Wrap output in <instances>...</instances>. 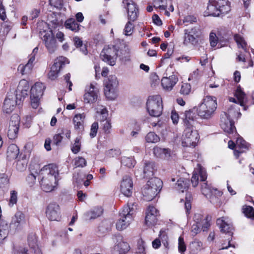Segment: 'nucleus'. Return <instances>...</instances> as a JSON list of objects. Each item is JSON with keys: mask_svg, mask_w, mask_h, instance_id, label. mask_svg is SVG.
I'll list each match as a JSON object with an SVG mask.
<instances>
[{"mask_svg": "<svg viewBox=\"0 0 254 254\" xmlns=\"http://www.w3.org/2000/svg\"><path fill=\"white\" fill-rule=\"evenodd\" d=\"M29 169L31 174L27 179L28 182H34L37 177L44 191L51 192L57 188L59 172L56 165L51 164L41 168L39 164L33 163L30 164Z\"/></svg>", "mask_w": 254, "mask_h": 254, "instance_id": "obj_1", "label": "nucleus"}, {"mask_svg": "<svg viewBox=\"0 0 254 254\" xmlns=\"http://www.w3.org/2000/svg\"><path fill=\"white\" fill-rule=\"evenodd\" d=\"M191 112L186 111L185 113L186 119L184 120L186 127L182 136V144L184 147H194L198 141L199 134L197 131L193 129L191 123L193 122L190 117Z\"/></svg>", "mask_w": 254, "mask_h": 254, "instance_id": "obj_2", "label": "nucleus"}, {"mask_svg": "<svg viewBox=\"0 0 254 254\" xmlns=\"http://www.w3.org/2000/svg\"><path fill=\"white\" fill-rule=\"evenodd\" d=\"M217 107L215 97L206 96L202 102L198 106L197 114L201 119H209L213 117Z\"/></svg>", "mask_w": 254, "mask_h": 254, "instance_id": "obj_3", "label": "nucleus"}, {"mask_svg": "<svg viewBox=\"0 0 254 254\" xmlns=\"http://www.w3.org/2000/svg\"><path fill=\"white\" fill-rule=\"evenodd\" d=\"M200 178V181L202 183L201 184V191L202 194L206 197H208L210 194L212 193L214 189L205 182L207 179L206 172L204 168L199 164H197V167L194 169L192 176L191 179L192 185L193 187H196L198 184V181Z\"/></svg>", "mask_w": 254, "mask_h": 254, "instance_id": "obj_4", "label": "nucleus"}, {"mask_svg": "<svg viewBox=\"0 0 254 254\" xmlns=\"http://www.w3.org/2000/svg\"><path fill=\"white\" fill-rule=\"evenodd\" d=\"M231 10L228 0H210L204 15L219 16L228 13Z\"/></svg>", "mask_w": 254, "mask_h": 254, "instance_id": "obj_5", "label": "nucleus"}, {"mask_svg": "<svg viewBox=\"0 0 254 254\" xmlns=\"http://www.w3.org/2000/svg\"><path fill=\"white\" fill-rule=\"evenodd\" d=\"M241 115L239 110L235 107H231L227 112H225L221 115V127L225 132L228 133H233L236 131V128L232 122V119H238Z\"/></svg>", "mask_w": 254, "mask_h": 254, "instance_id": "obj_6", "label": "nucleus"}, {"mask_svg": "<svg viewBox=\"0 0 254 254\" xmlns=\"http://www.w3.org/2000/svg\"><path fill=\"white\" fill-rule=\"evenodd\" d=\"M162 182L156 177L150 178L142 190L144 199L147 201L152 200L161 190Z\"/></svg>", "mask_w": 254, "mask_h": 254, "instance_id": "obj_7", "label": "nucleus"}, {"mask_svg": "<svg viewBox=\"0 0 254 254\" xmlns=\"http://www.w3.org/2000/svg\"><path fill=\"white\" fill-rule=\"evenodd\" d=\"M135 210V205L134 204H128L124 207L120 213V218L116 223V228L118 230H123L129 225L133 220Z\"/></svg>", "mask_w": 254, "mask_h": 254, "instance_id": "obj_8", "label": "nucleus"}, {"mask_svg": "<svg viewBox=\"0 0 254 254\" xmlns=\"http://www.w3.org/2000/svg\"><path fill=\"white\" fill-rule=\"evenodd\" d=\"M146 108L151 116H160L163 111V103L161 96L158 95L149 96L146 102Z\"/></svg>", "mask_w": 254, "mask_h": 254, "instance_id": "obj_9", "label": "nucleus"}, {"mask_svg": "<svg viewBox=\"0 0 254 254\" xmlns=\"http://www.w3.org/2000/svg\"><path fill=\"white\" fill-rule=\"evenodd\" d=\"M118 52L115 46H106L102 51L100 57L103 61L113 66L115 64L117 57L124 58L123 52L121 51L120 54Z\"/></svg>", "mask_w": 254, "mask_h": 254, "instance_id": "obj_10", "label": "nucleus"}, {"mask_svg": "<svg viewBox=\"0 0 254 254\" xmlns=\"http://www.w3.org/2000/svg\"><path fill=\"white\" fill-rule=\"evenodd\" d=\"M40 33L41 38L48 51L51 53L54 52L57 48V44L52 30L41 31Z\"/></svg>", "mask_w": 254, "mask_h": 254, "instance_id": "obj_11", "label": "nucleus"}, {"mask_svg": "<svg viewBox=\"0 0 254 254\" xmlns=\"http://www.w3.org/2000/svg\"><path fill=\"white\" fill-rule=\"evenodd\" d=\"M154 163L150 161H145L142 167L135 171L136 177L143 178H150L153 176L155 172Z\"/></svg>", "mask_w": 254, "mask_h": 254, "instance_id": "obj_12", "label": "nucleus"}, {"mask_svg": "<svg viewBox=\"0 0 254 254\" xmlns=\"http://www.w3.org/2000/svg\"><path fill=\"white\" fill-rule=\"evenodd\" d=\"M20 120V117L17 114H14L11 117L7 131V136L9 139H13L17 137Z\"/></svg>", "mask_w": 254, "mask_h": 254, "instance_id": "obj_13", "label": "nucleus"}, {"mask_svg": "<svg viewBox=\"0 0 254 254\" xmlns=\"http://www.w3.org/2000/svg\"><path fill=\"white\" fill-rule=\"evenodd\" d=\"M98 89L93 84H90V86L85 89L83 96L84 102L87 104H92L97 101L98 97Z\"/></svg>", "mask_w": 254, "mask_h": 254, "instance_id": "obj_14", "label": "nucleus"}, {"mask_svg": "<svg viewBox=\"0 0 254 254\" xmlns=\"http://www.w3.org/2000/svg\"><path fill=\"white\" fill-rule=\"evenodd\" d=\"M159 216V211L155 207L149 206L146 212L145 224L148 227L155 225L157 222Z\"/></svg>", "mask_w": 254, "mask_h": 254, "instance_id": "obj_15", "label": "nucleus"}, {"mask_svg": "<svg viewBox=\"0 0 254 254\" xmlns=\"http://www.w3.org/2000/svg\"><path fill=\"white\" fill-rule=\"evenodd\" d=\"M29 89L28 82L25 79L20 80L16 90V99L19 101H22L28 95Z\"/></svg>", "mask_w": 254, "mask_h": 254, "instance_id": "obj_16", "label": "nucleus"}, {"mask_svg": "<svg viewBox=\"0 0 254 254\" xmlns=\"http://www.w3.org/2000/svg\"><path fill=\"white\" fill-rule=\"evenodd\" d=\"M46 216L51 221H58L60 219V208L55 202L50 203L47 207Z\"/></svg>", "mask_w": 254, "mask_h": 254, "instance_id": "obj_17", "label": "nucleus"}, {"mask_svg": "<svg viewBox=\"0 0 254 254\" xmlns=\"http://www.w3.org/2000/svg\"><path fill=\"white\" fill-rule=\"evenodd\" d=\"M25 224L26 219L24 214L22 211H17L12 218L11 227L19 230L22 229Z\"/></svg>", "mask_w": 254, "mask_h": 254, "instance_id": "obj_18", "label": "nucleus"}, {"mask_svg": "<svg viewBox=\"0 0 254 254\" xmlns=\"http://www.w3.org/2000/svg\"><path fill=\"white\" fill-rule=\"evenodd\" d=\"M133 183L129 176H125L121 183L120 190L121 192L126 196H131L132 192Z\"/></svg>", "mask_w": 254, "mask_h": 254, "instance_id": "obj_19", "label": "nucleus"}, {"mask_svg": "<svg viewBox=\"0 0 254 254\" xmlns=\"http://www.w3.org/2000/svg\"><path fill=\"white\" fill-rule=\"evenodd\" d=\"M124 6L127 9L129 19L131 21H134L137 17L138 9L132 0H123Z\"/></svg>", "mask_w": 254, "mask_h": 254, "instance_id": "obj_20", "label": "nucleus"}, {"mask_svg": "<svg viewBox=\"0 0 254 254\" xmlns=\"http://www.w3.org/2000/svg\"><path fill=\"white\" fill-rule=\"evenodd\" d=\"M62 20L58 14L50 12L47 16V23L49 29L52 30L60 26L62 24Z\"/></svg>", "mask_w": 254, "mask_h": 254, "instance_id": "obj_21", "label": "nucleus"}, {"mask_svg": "<svg viewBox=\"0 0 254 254\" xmlns=\"http://www.w3.org/2000/svg\"><path fill=\"white\" fill-rule=\"evenodd\" d=\"M178 81V76L176 74H172L169 77H163L161 80V85L164 90L171 91Z\"/></svg>", "mask_w": 254, "mask_h": 254, "instance_id": "obj_22", "label": "nucleus"}, {"mask_svg": "<svg viewBox=\"0 0 254 254\" xmlns=\"http://www.w3.org/2000/svg\"><path fill=\"white\" fill-rule=\"evenodd\" d=\"M21 101L19 100H16L13 95H8L5 99L3 106V110L6 113H10L15 108L16 104H20Z\"/></svg>", "mask_w": 254, "mask_h": 254, "instance_id": "obj_23", "label": "nucleus"}, {"mask_svg": "<svg viewBox=\"0 0 254 254\" xmlns=\"http://www.w3.org/2000/svg\"><path fill=\"white\" fill-rule=\"evenodd\" d=\"M217 224L220 226L221 231L224 233H228L229 237L232 235L233 229L230 220L226 217H222L217 220Z\"/></svg>", "mask_w": 254, "mask_h": 254, "instance_id": "obj_24", "label": "nucleus"}, {"mask_svg": "<svg viewBox=\"0 0 254 254\" xmlns=\"http://www.w3.org/2000/svg\"><path fill=\"white\" fill-rule=\"evenodd\" d=\"M250 144L246 142L241 137H238L236 143V149L234 150V155L236 157H238L239 155L245 151V150L249 149Z\"/></svg>", "mask_w": 254, "mask_h": 254, "instance_id": "obj_25", "label": "nucleus"}, {"mask_svg": "<svg viewBox=\"0 0 254 254\" xmlns=\"http://www.w3.org/2000/svg\"><path fill=\"white\" fill-rule=\"evenodd\" d=\"M129 250V245L121 239L118 244H116L112 249V253L114 254H125Z\"/></svg>", "mask_w": 254, "mask_h": 254, "instance_id": "obj_26", "label": "nucleus"}, {"mask_svg": "<svg viewBox=\"0 0 254 254\" xmlns=\"http://www.w3.org/2000/svg\"><path fill=\"white\" fill-rule=\"evenodd\" d=\"M153 154L158 158L169 160L171 157V150L168 148H163L155 146L153 148Z\"/></svg>", "mask_w": 254, "mask_h": 254, "instance_id": "obj_27", "label": "nucleus"}, {"mask_svg": "<svg viewBox=\"0 0 254 254\" xmlns=\"http://www.w3.org/2000/svg\"><path fill=\"white\" fill-rule=\"evenodd\" d=\"M194 220L195 222L200 223L199 225L202 226L204 231L210 226V218L208 216H204L199 213H196L194 216Z\"/></svg>", "mask_w": 254, "mask_h": 254, "instance_id": "obj_28", "label": "nucleus"}, {"mask_svg": "<svg viewBox=\"0 0 254 254\" xmlns=\"http://www.w3.org/2000/svg\"><path fill=\"white\" fill-rule=\"evenodd\" d=\"M34 61V56H32L25 65L21 64L18 66V70L22 74L30 73L33 68Z\"/></svg>", "mask_w": 254, "mask_h": 254, "instance_id": "obj_29", "label": "nucleus"}, {"mask_svg": "<svg viewBox=\"0 0 254 254\" xmlns=\"http://www.w3.org/2000/svg\"><path fill=\"white\" fill-rule=\"evenodd\" d=\"M9 187V178L5 174H0V195L7 192Z\"/></svg>", "mask_w": 254, "mask_h": 254, "instance_id": "obj_30", "label": "nucleus"}, {"mask_svg": "<svg viewBox=\"0 0 254 254\" xmlns=\"http://www.w3.org/2000/svg\"><path fill=\"white\" fill-rule=\"evenodd\" d=\"M45 88V85L42 83L36 82L32 86L30 90V94L33 95L34 96H38L41 98Z\"/></svg>", "mask_w": 254, "mask_h": 254, "instance_id": "obj_31", "label": "nucleus"}, {"mask_svg": "<svg viewBox=\"0 0 254 254\" xmlns=\"http://www.w3.org/2000/svg\"><path fill=\"white\" fill-rule=\"evenodd\" d=\"M235 96L240 106L243 107L244 110H246L247 108L245 106L246 103L247 101L246 94L242 91L241 88H238L235 92Z\"/></svg>", "mask_w": 254, "mask_h": 254, "instance_id": "obj_32", "label": "nucleus"}, {"mask_svg": "<svg viewBox=\"0 0 254 254\" xmlns=\"http://www.w3.org/2000/svg\"><path fill=\"white\" fill-rule=\"evenodd\" d=\"M19 153V149L18 146L14 144H11L8 147L6 156L7 159L11 160L17 158Z\"/></svg>", "mask_w": 254, "mask_h": 254, "instance_id": "obj_33", "label": "nucleus"}, {"mask_svg": "<svg viewBox=\"0 0 254 254\" xmlns=\"http://www.w3.org/2000/svg\"><path fill=\"white\" fill-rule=\"evenodd\" d=\"M103 212L102 207H96L87 212L85 214L86 219H94L100 216Z\"/></svg>", "mask_w": 254, "mask_h": 254, "instance_id": "obj_34", "label": "nucleus"}, {"mask_svg": "<svg viewBox=\"0 0 254 254\" xmlns=\"http://www.w3.org/2000/svg\"><path fill=\"white\" fill-rule=\"evenodd\" d=\"M85 118L84 114H78L73 118V123L75 129H82L83 128L84 121Z\"/></svg>", "mask_w": 254, "mask_h": 254, "instance_id": "obj_35", "label": "nucleus"}, {"mask_svg": "<svg viewBox=\"0 0 254 254\" xmlns=\"http://www.w3.org/2000/svg\"><path fill=\"white\" fill-rule=\"evenodd\" d=\"M104 87L118 89L119 82L115 75H110L104 81Z\"/></svg>", "mask_w": 254, "mask_h": 254, "instance_id": "obj_36", "label": "nucleus"}, {"mask_svg": "<svg viewBox=\"0 0 254 254\" xmlns=\"http://www.w3.org/2000/svg\"><path fill=\"white\" fill-rule=\"evenodd\" d=\"M222 192L217 189L213 190L212 193L210 194L207 198L209 199L211 203L216 205L221 204V201L219 197L222 195Z\"/></svg>", "mask_w": 254, "mask_h": 254, "instance_id": "obj_37", "label": "nucleus"}, {"mask_svg": "<svg viewBox=\"0 0 254 254\" xmlns=\"http://www.w3.org/2000/svg\"><path fill=\"white\" fill-rule=\"evenodd\" d=\"M104 91L106 97L109 100H114L118 96L119 89L117 88L104 87Z\"/></svg>", "mask_w": 254, "mask_h": 254, "instance_id": "obj_38", "label": "nucleus"}, {"mask_svg": "<svg viewBox=\"0 0 254 254\" xmlns=\"http://www.w3.org/2000/svg\"><path fill=\"white\" fill-rule=\"evenodd\" d=\"M9 226L5 221H1L0 223V243L7 237L9 233Z\"/></svg>", "mask_w": 254, "mask_h": 254, "instance_id": "obj_39", "label": "nucleus"}, {"mask_svg": "<svg viewBox=\"0 0 254 254\" xmlns=\"http://www.w3.org/2000/svg\"><path fill=\"white\" fill-rule=\"evenodd\" d=\"M65 27L73 32H76L79 30V25L73 18L66 20L64 23Z\"/></svg>", "mask_w": 254, "mask_h": 254, "instance_id": "obj_40", "label": "nucleus"}, {"mask_svg": "<svg viewBox=\"0 0 254 254\" xmlns=\"http://www.w3.org/2000/svg\"><path fill=\"white\" fill-rule=\"evenodd\" d=\"M69 64V61L66 58L63 56H60L55 60L54 63L52 65H55L56 69L60 71L63 66H64L65 64Z\"/></svg>", "mask_w": 254, "mask_h": 254, "instance_id": "obj_41", "label": "nucleus"}, {"mask_svg": "<svg viewBox=\"0 0 254 254\" xmlns=\"http://www.w3.org/2000/svg\"><path fill=\"white\" fill-rule=\"evenodd\" d=\"M197 38L188 32V30L185 31V38L184 43L186 45L189 44L195 45L197 43Z\"/></svg>", "mask_w": 254, "mask_h": 254, "instance_id": "obj_42", "label": "nucleus"}, {"mask_svg": "<svg viewBox=\"0 0 254 254\" xmlns=\"http://www.w3.org/2000/svg\"><path fill=\"white\" fill-rule=\"evenodd\" d=\"M189 186V181L182 178L178 180L176 184V188L182 192L187 190L188 189Z\"/></svg>", "mask_w": 254, "mask_h": 254, "instance_id": "obj_43", "label": "nucleus"}, {"mask_svg": "<svg viewBox=\"0 0 254 254\" xmlns=\"http://www.w3.org/2000/svg\"><path fill=\"white\" fill-rule=\"evenodd\" d=\"M234 39L239 48H241L244 50L247 49V43L244 38L240 34H236Z\"/></svg>", "mask_w": 254, "mask_h": 254, "instance_id": "obj_44", "label": "nucleus"}, {"mask_svg": "<svg viewBox=\"0 0 254 254\" xmlns=\"http://www.w3.org/2000/svg\"><path fill=\"white\" fill-rule=\"evenodd\" d=\"M28 160L25 155L22 157V160H18L16 163V169L19 171H23L26 168Z\"/></svg>", "mask_w": 254, "mask_h": 254, "instance_id": "obj_45", "label": "nucleus"}, {"mask_svg": "<svg viewBox=\"0 0 254 254\" xmlns=\"http://www.w3.org/2000/svg\"><path fill=\"white\" fill-rule=\"evenodd\" d=\"M101 127L106 133H109L111 129L112 126L110 120L108 118L101 119Z\"/></svg>", "mask_w": 254, "mask_h": 254, "instance_id": "obj_46", "label": "nucleus"}, {"mask_svg": "<svg viewBox=\"0 0 254 254\" xmlns=\"http://www.w3.org/2000/svg\"><path fill=\"white\" fill-rule=\"evenodd\" d=\"M145 139L147 142L156 143L160 140V138L155 132H150L146 135Z\"/></svg>", "mask_w": 254, "mask_h": 254, "instance_id": "obj_47", "label": "nucleus"}, {"mask_svg": "<svg viewBox=\"0 0 254 254\" xmlns=\"http://www.w3.org/2000/svg\"><path fill=\"white\" fill-rule=\"evenodd\" d=\"M81 148V139L80 137H76L74 140V143H73L71 147L72 152L74 154L78 153Z\"/></svg>", "mask_w": 254, "mask_h": 254, "instance_id": "obj_48", "label": "nucleus"}, {"mask_svg": "<svg viewBox=\"0 0 254 254\" xmlns=\"http://www.w3.org/2000/svg\"><path fill=\"white\" fill-rule=\"evenodd\" d=\"M96 112L101 115L102 119H106L108 118V112L107 109L100 105H98L96 107Z\"/></svg>", "mask_w": 254, "mask_h": 254, "instance_id": "obj_49", "label": "nucleus"}, {"mask_svg": "<svg viewBox=\"0 0 254 254\" xmlns=\"http://www.w3.org/2000/svg\"><path fill=\"white\" fill-rule=\"evenodd\" d=\"M121 163L123 165L131 168L134 166L135 161L132 158L124 157L122 159Z\"/></svg>", "mask_w": 254, "mask_h": 254, "instance_id": "obj_50", "label": "nucleus"}, {"mask_svg": "<svg viewBox=\"0 0 254 254\" xmlns=\"http://www.w3.org/2000/svg\"><path fill=\"white\" fill-rule=\"evenodd\" d=\"M28 243L30 247L33 249H35L37 246V239L36 235L34 233H31L28 237Z\"/></svg>", "mask_w": 254, "mask_h": 254, "instance_id": "obj_51", "label": "nucleus"}, {"mask_svg": "<svg viewBox=\"0 0 254 254\" xmlns=\"http://www.w3.org/2000/svg\"><path fill=\"white\" fill-rule=\"evenodd\" d=\"M87 162L82 157H77L74 159V165L75 167H84L86 166Z\"/></svg>", "mask_w": 254, "mask_h": 254, "instance_id": "obj_52", "label": "nucleus"}, {"mask_svg": "<svg viewBox=\"0 0 254 254\" xmlns=\"http://www.w3.org/2000/svg\"><path fill=\"white\" fill-rule=\"evenodd\" d=\"M192 251L197 252L201 251L203 248L202 243L199 240H194L190 245Z\"/></svg>", "mask_w": 254, "mask_h": 254, "instance_id": "obj_53", "label": "nucleus"}, {"mask_svg": "<svg viewBox=\"0 0 254 254\" xmlns=\"http://www.w3.org/2000/svg\"><path fill=\"white\" fill-rule=\"evenodd\" d=\"M196 22V18L195 17L192 15H187L184 17L182 22L181 20H180L179 22H178V24L180 25H182V24H186V25H187L188 24H192Z\"/></svg>", "mask_w": 254, "mask_h": 254, "instance_id": "obj_54", "label": "nucleus"}, {"mask_svg": "<svg viewBox=\"0 0 254 254\" xmlns=\"http://www.w3.org/2000/svg\"><path fill=\"white\" fill-rule=\"evenodd\" d=\"M187 249V246L185 243L184 238L180 236L178 239V250L181 254H185Z\"/></svg>", "mask_w": 254, "mask_h": 254, "instance_id": "obj_55", "label": "nucleus"}, {"mask_svg": "<svg viewBox=\"0 0 254 254\" xmlns=\"http://www.w3.org/2000/svg\"><path fill=\"white\" fill-rule=\"evenodd\" d=\"M59 72L60 71L56 69L55 65H52L51 69L48 74V78L51 80H55L58 76Z\"/></svg>", "mask_w": 254, "mask_h": 254, "instance_id": "obj_56", "label": "nucleus"}, {"mask_svg": "<svg viewBox=\"0 0 254 254\" xmlns=\"http://www.w3.org/2000/svg\"><path fill=\"white\" fill-rule=\"evenodd\" d=\"M30 97L31 107L34 109H37L40 105L41 97L34 96L33 95L31 94H30Z\"/></svg>", "mask_w": 254, "mask_h": 254, "instance_id": "obj_57", "label": "nucleus"}, {"mask_svg": "<svg viewBox=\"0 0 254 254\" xmlns=\"http://www.w3.org/2000/svg\"><path fill=\"white\" fill-rule=\"evenodd\" d=\"M218 41V38L215 33L213 32H210L209 34V42L210 46L212 48H215Z\"/></svg>", "mask_w": 254, "mask_h": 254, "instance_id": "obj_58", "label": "nucleus"}, {"mask_svg": "<svg viewBox=\"0 0 254 254\" xmlns=\"http://www.w3.org/2000/svg\"><path fill=\"white\" fill-rule=\"evenodd\" d=\"M137 249L136 252V254H146L145 243L140 240L138 242Z\"/></svg>", "mask_w": 254, "mask_h": 254, "instance_id": "obj_59", "label": "nucleus"}, {"mask_svg": "<svg viewBox=\"0 0 254 254\" xmlns=\"http://www.w3.org/2000/svg\"><path fill=\"white\" fill-rule=\"evenodd\" d=\"M191 90V86L189 83H183L181 86L180 92L182 94L188 95Z\"/></svg>", "mask_w": 254, "mask_h": 254, "instance_id": "obj_60", "label": "nucleus"}, {"mask_svg": "<svg viewBox=\"0 0 254 254\" xmlns=\"http://www.w3.org/2000/svg\"><path fill=\"white\" fill-rule=\"evenodd\" d=\"M245 214L250 218H254V209L250 206H246L243 208Z\"/></svg>", "mask_w": 254, "mask_h": 254, "instance_id": "obj_61", "label": "nucleus"}, {"mask_svg": "<svg viewBox=\"0 0 254 254\" xmlns=\"http://www.w3.org/2000/svg\"><path fill=\"white\" fill-rule=\"evenodd\" d=\"M188 32L197 38H200L202 35V32L199 26H195Z\"/></svg>", "mask_w": 254, "mask_h": 254, "instance_id": "obj_62", "label": "nucleus"}, {"mask_svg": "<svg viewBox=\"0 0 254 254\" xmlns=\"http://www.w3.org/2000/svg\"><path fill=\"white\" fill-rule=\"evenodd\" d=\"M133 24L130 22H128L125 27L124 29V34L127 36H130L132 34L133 32Z\"/></svg>", "mask_w": 254, "mask_h": 254, "instance_id": "obj_63", "label": "nucleus"}, {"mask_svg": "<svg viewBox=\"0 0 254 254\" xmlns=\"http://www.w3.org/2000/svg\"><path fill=\"white\" fill-rule=\"evenodd\" d=\"M17 201V193L15 190L10 191V197L9 199V205L12 206L16 204Z\"/></svg>", "mask_w": 254, "mask_h": 254, "instance_id": "obj_64", "label": "nucleus"}]
</instances>
